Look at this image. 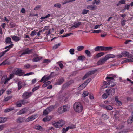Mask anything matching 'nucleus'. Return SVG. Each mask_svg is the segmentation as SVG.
<instances>
[{
  "instance_id": "obj_1",
  "label": "nucleus",
  "mask_w": 133,
  "mask_h": 133,
  "mask_svg": "<svg viewBox=\"0 0 133 133\" xmlns=\"http://www.w3.org/2000/svg\"><path fill=\"white\" fill-rule=\"evenodd\" d=\"M73 108L75 112L79 113L83 111V106L81 103L76 102L73 104Z\"/></svg>"
},
{
  "instance_id": "obj_2",
  "label": "nucleus",
  "mask_w": 133,
  "mask_h": 133,
  "mask_svg": "<svg viewBox=\"0 0 133 133\" xmlns=\"http://www.w3.org/2000/svg\"><path fill=\"white\" fill-rule=\"evenodd\" d=\"M5 43L6 44H9L10 45L5 47L4 48L5 49H8L10 50L11 48L13 47L14 45L13 44V42L11 41V38L9 37H7L6 38L5 40Z\"/></svg>"
},
{
  "instance_id": "obj_3",
  "label": "nucleus",
  "mask_w": 133,
  "mask_h": 133,
  "mask_svg": "<svg viewBox=\"0 0 133 133\" xmlns=\"http://www.w3.org/2000/svg\"><path fill=\"white\" fill-rule=\"evenodd\" d=\"M12 73L14 75L19 76H23L25 73L24 72L22 71V70L19 68H16L14 70L12 71Z\"/></svg>"
},
{
  "instance_id": "obj_4",
  "label": "nucleus",
  "mask_w": 133,
  "mask_h": 133,
  "mask_svg": "<svg viewBox=\"0 0 133 133\" xmlns=\"http://www.w3.org/2000/svg\"><path fill=\"white\" fill-rule=\"evenodd\" d=\"M103 83L104 85L103 86V88H106L108 87H113L116 84L115 83L112 81H110L109 82L104 81Z\"/></svg>"
},
{
  "instance_id": "obj_5",
  "label": "nucleus",
  "mask_w": 133,
  "mask_h": 133,
  "mask_svg": "<svg viewBox=\"0 0 133 133\" xmlns=\"http://www.w3.org/2000/svg\"><path fill=\"white\" fill-rule=\"evenodd\" d=\"M65 124V122L64 121L62 120H61L57 122L54 123L53 125L56 128H60L62 126Z\"/></svg>"
},
{
  "instance_id": "obj_6",
  "label": "nucleus",
  "mask_w": 133,
  "mask_h": 133,
  "mask_svg": "<svg viewBox=\"0 0 133 133\" xmlns=\"http://www.w3.org/2000/svg\"><path fill=\"white\" fill-rule=\"evenodd\" d=\"M33 50L32 49H29L28 48L25 49L21 50L20 52H22V53L21 54L20 56H22L23 55L30 54L31 53Z\"/></svg>"
},
{
  "instance_id": "obj_7",
  "label": "nucleus",
  "mask_w": 133,
  "mask_h": 133,
  "mask_svg": "<svg viewBox=\"0 0 133 133\" xmlns=\"http://www.w3.org/2000/svg\"><path fill=\"white\" fill-rule=\"evenodd\" d=\"M106 91L108 96H111L114 95L115 93V89L113 88H112L110 89H107Z\"/></svg>"
},
{
  "instance_id": "obj_8",
  "label": "nucleus",
  "mask_w": 133,
  "mask_h": 133,
  "mask_svg": "<svg viewBox=\"0 0 133 133\" xmlns=\"http://www.w3.org/2000/svg\"><path fill=\"white\" fill-rule=\"evenodd\" d=\"M116 78V76L115 75L109 74L107 76L105 79L107 81V82H109L110 81H112L111 80H114V79Z\"/></svg>"
},
{
  "instance_id": "obj_9",
  "label": "nucleus",
  "mask_w": 133,
  "mask_h": 133,
  "mask_svg": "<svg viewBox=\"0 0 133 133\" xmlns=\"http://www.w3.org/2000/svg\"><path fill=\"white\" fill-rule=\"evenodd\" d=\"M32 94V92H25L23 93L22 96V97L24 99H28L31 96Z\"/></svg>"
},
{
  "instance_id": "obj_10",
  "label": "nucleus",
  "mask_w": 133,
  "mask_h": 133,
  "mask_svg": "<svg viewBox=\"0 0 133 133\" xmlns=\"http://www.w3.org/2000/svg\"><path fill=\"white\" fill-rule=\"evenodd\" d=\"M9 81L7 76L6 75H4L2 77L1 83L2 84L4 83V84H6L8 83V82Z\"/></svg>"
},
{
  "instance_id": "obj_11",
  "label": "nucleus",
  "mask_w": 133,
  "mask_h": 133,
  "mask_svg": "<svg viewBox=\"0 0 133 133\" xmlns=\"http://www.w3.org/2000/svg\"><path fill=\"white\" fill-rule=\"evenodd\" d=\"M37 114H36L32 115L31 116L28 117L25 120V121L26 122H28L32 121L37 117Z\"/></svg>"
},
{
  "instance_id": "obj_12",
  "label": "nucleus",
  "mask_w": 133,
  "mask_h": 133,
  "mask_svg": "<svg viewBox=\"0 0 133 133\" xmlns=\"http://www.w3.org/2000/svg\"><path fill=\"white\" fill-rule=\"evenodd\" d=\"M107 60L105 57L104 58L101 59L97 62V65H102Z\"/></svg>"
},
{
  "instance_id": "obj_13",
  "label": "nucleus",
  "mask_w": 133,
  "mask_h": 133,
  "mask_svg": "<svg viewBox=\"0 0 133 133\" xmlns=\"http://www.w3.org/2000/svg\"><path fill=\"white\" fill-rule=\"evenodd\" d=\"M51 74H50L48 76L46 77V76H43L41 79L40 80V82H42L44 81V82L47 81L51 78Z\"/></svg>"
},
{
  "instance_id": "obj_14",
  "label": "nucleus",
  "mask_w": 133,
  "mask_h": 133,
  "mask_svg": "<svg viewBox=\"0 0 133 133\" xmlns=\"http://www.w3.org/2000/svg\"><path fill=\"white\" fill-rule=\"evenodd\" d=\"M81 24V22L77 21L75 22L74 24L71 27V28L72 29H74L75 28H78Z\"/></svg>"
},
{
  "instance_id": "obj_15",
  "label": "nucleus",
  "mask_w": 133,
  "mask_h": 133,
  "mask_svg": "<svg viewBox=\"0 0 133 133\" xmlns=\"http://www.w3.org/2000/svg\"><path fill=\"white\" fill-rule=\"evenodd\" d=\"M97 8V6L96 5H89L87 7V8L91 10H95Z\"/></svg>"
},
{
  "instance_id": "obj_16",
  "label": "nucleus",
  "mask_w": 133,
  "mask_h": 133,
  "mask_svg": "<svg viewBox=\"0 0 133 133\" xmlns=\"http://www.w3.org/2000/svg\"><path fill=\"white\" fill-rule=\"evenodd\" d=\"M25 68L26 69H28L29 68H31L32 69H34L36 67L37 65L31 66L29 64H26L24 65Z\"/></svg>"
},
{
  "instance_id": "obj_17",
  "label": "nucleus",
  "mask_w": 133,
  "mask_h": 133,
  "mask_svg": "<svg viewBox=\"0 0 133 133\" xmlns=\"http://www.w3.org/2000/svg\"><path fill=\"white\" fill-rule=\"evenodd\" d=\"M10 37L13 41L15 42H18L20 39L19 37L15 35L11 36Z\"/></svg>"
},
{
  "instance_id": "obj_18",
  "label": "nucleus",
  "mask_w": 133,
  "mask_h": 133,
  "mask_svg": "<svg viewBox=\"0 0 133 133\" xmlns=\"http://www.w3.org/2000/svg\"><path fill=\"white\" fill-rule=\"evenodd\" d=\"M115 101L116 102V104L117 105L120 106L122 104L121 102L118 100V96H116L115 97Z\"/></svg>"
},
{
  "instance_id": "obj_19",
  "label": "nucleus",
  "mask_w": 133,
  "mask_h": 133,
  "mask_svg": "<svg viewBox=\"0 0 133 133\" xmlns=\"http://www.w3.org/2000/svg\"><path fill=\"white\" fill-rule=\"evenodd\" d=\"M27 111V109L26 108H24L22 110H21L19 112H18L17 114L18 115H19L24 113H25Z\"/></svg>"
},
{
  "instance_id": "obj_20",
  "label": "nucleus",
  "mask_w": 133,
  "mask_h": 133,
  "mask_svg": "<svg viewBox=\"0 0 133 133\" xmlns=\"http://www.w3.org/2000/svg\"><path fill=\"white\" fill-rule=\"evenodd\" d=\"M70 108V106L69 105H66L63 106V108L64 112L68 111Z\"/></svg>"
},
{
  "instance_id": "obj_21",
  "label": "nucleus",
  "mask_w": 133,
  "mask_h": 133,
  "mask_svg": "<svg viewBox=\"0 0 133 133\" xmlns=\"http://www.w3.org/2000/svg\"><path fill=\"white\" fill-rule=\"evenodd\" d=\"M64 80V78L63 77H61L58 79L57 84L58 85H61L63 82Z\"/></svg>"
},
{
  "instance_id": "obj_22",
  "label": "nucleus",
  "mask_w": 133,
  "mask_h": 133,
  "mask_svg": "<svg viewBox=\"0 0 133 133\" xmlns=\"http://www.w3.org/2000/svg\"><path fill=\"white\" fill-rule=\"evenodd\" d=\"M25 121V117H19L17 119V122L18 123H21L24 122Z\"/></svg>"
},
{
  "instance_id": "obj_23",
  "label": "nucleus",
  "mask_w": 133,
  "mask_h": 133,
  "mask_svg": "<svg viewBox=\"0 0 133 133\" xmlns=\"http://www.w3.org/2000/svg\"><path fill=\"white\" fill-rule=\"evenodd\" d=\"M105 58L108 60L110 58H114L115 57V55L113 54H108L105 56Z\"/></svg>"
},
{
  "instance_id": "obj_24",
  "label": "nucleus",
  "mask_w": 133,
  "mask_h": 133,
  "mask_svg": "<svg viewBox=\"0 0 133 133\" xmlns=\"http://www.w3.org/2000/svg\"><path fill=\"white\" fill-rule=\"evenodd\" d=\"M42 57H34L32 59L33 62H38L42 59Z\"/></svg>"
},
{
  "instance_id": "obj_25",
  "label": "nucleus",
  "mask_w": 133,
  "mask_h": 133,
  "mask_svg": "<svg viewBox=\"0 0 133 133\" xmlns=\"http://www.w3.org/2000/svg\"><path fill=\"white\" fill-rule=\"evenodd\" d=\"M123 55L125 57H131V55L130 54L129 52L125 51L123 53Z\"/></svg>"
},
{
  "instance_id": "obj_26",
  "label": "nucleus",
  "mask_w": 133,
  "mask_h": 133,
  "mask_svg": "<svg viewBox=\"0 0 133 133\" xmlns=\"http://www.w3.org/2000/svg\"><path fill=\"white\" fill-rule=\"evenodd\" d=\"M128 123L131 124L133 122V116L132 115L127 120Z\"/></svg>"
},
{
  "instance_id": "obj_27",
  "label": "nucleus",
  "mask_w": 133,
  "mask_h": 133,
  "mask_svg": "<svg viewBox=\"0 0 133 133\" xmlns=\"http://www.w3.org/2000/svg\"><path fill=\"white\" fill-rule=\"evenodd\" d=\"M7 49L6 50L0 52V58L2 56H4V55L8 51H9L10 50L9 49Z\"/></svg>"
},
{
  "instance_id": "obj_28",
  "label": "nucleus",
  "mask_w": 133,
  "mask_h": 133,
  "mask_svg": "<svg viewBox=\"0 0 133 133\" xmlns=\"http://www.w3.org/2000/svg\"><path fill=\"white\" fill-rule=\"evenodd\" d=\"M86 86L83 83L78 87V89L79 90H82L85 88Z\"/></svg>"
},
{
  "instance_id": "obj_29",
  "label": "nucleus",
  "mask_w": 133,
  "mask_h": 133,
  "mask_svg": "<svg viewBox=\"0 0 133 133\" xmlns=\"http://www.w3.org/2000/svg\"><path fill=\"white\" fill-rule=\"evenodd\" d=\"M20 102L23 105L29 102V101L28 100L24 99L20 100Z\"/></svg>"
},
{
  "instance_id": "obj_30",
  "label": "nucleus",
  "mask_w": 133,
  "mask_h": 133,
  "mask_svg": "<svg viewBox=\"0 0 133 133\" xmlns=\"http://www.w3.org/2000/svg\"><path fill=\"white\" fill-rule=\"evenodd\" d=\"M7 120L6 118L4 117H0V123H3L5 122Z\"/></svg>"
},
{
  "instance_id": "obj_31",
  "label": "nucleus",
  "mask_w": 133,
  "mask_h": 133,
  "mask_svg": "<svg viewBox=\"0 0 133 133\" xmlns=\"http://www.w3.org/2000/svg\"><path fill=\"white\" fill-rule=\"evenodd\" d=\"M14 110L13 108H8L5 109L4 110V112H5L6 113L10 111Z\"/></svg>"
},
{
  "instance_id": "obj_32",
  "label": "nucleus",
  "mask_w": 133,
  "mask_h": 133,
  "mask_svg": "<svg viewBox=\"0 0 133 133\" xmlns=\"http://www.w3.org/2000/svg\"><path fill=\"white\" fill-rule=\"evenodd\" d=\"M51 61L49 59H44L43 60L42 63H46V64H48L51 62Z\"/></svg>"
},
{
  "instance_id": "obj_33",
  "label": "nucleus",
  "mask_w": 133,
  "mask_h": 133,
  "mask_svg": "<svg viewBox=\"0 0 133 133\" xmlns=\"http://www.w3.org/2000/svg\"><path fill=\"white\" fill-rule=\"evenodd\" d=\"M104 54V53L103 52L98 53L96 55L95 57L98 58L103 55Z\"/></svg>"
},
{
  "instance_id": "obj_34",
  "label": "nucleus",
  "mask_w": 133,
  "mask_h": 133,
  "mask_svg": "<svg viewBox=\"0 0 133 133\" xmlns=\"http://www.w3.org/2000/svg\"><path fill=\"white\" fill-rule=\"evenodd\" d=\"M35 128L36 129H37L41 131L42 130V128L38 124H37L35 126Z\"/></svg>"
},
{
  "instance_id": "obj_35",
  "label": "nucleus",
  "mask_w": 133,
  "mask_h": 133,
  "mask_svg": "<svg viewBox=\"0 0 133 133\" xmlns=\"http://www.w3.org/2000/svg\"><path fill=\"white\" fill-rule=\"evenodd\" d=\"M9 64V62L7 60H6L0 64V66L2 65H4L6 64Z\"/></svg>"
},
{
  "instance_id": "obj_36",
  "label": "nucleus",
  "mask_w": 133,
  "mask_h": 133,
  "mask_svg": "<svg viewBox=\"0 0 133 133\" xmlns=\"http://www.w3.org/2000/svg\"><path fill=\"white\" fill-rule=\"evenodd\" d=\"M84 48V46H79L77 48V50L78 51L82 50Z\"/></svg>"
},
{
  "instance_id": "obj_37",
  "label": "nucleus",
  "mask_w": 133,
  "mask_h": 133,
  "mask_svg": "<svg viewBox=\"0 0 133 133\" xmlns=\"http://www.w3.org/2000/svg\"><path fill=\"white\" fill-rule=\"evenodd\" d=\"M54 106L53 105H51L48 107L46 109L49 111V112H50L54 109Z\"/></svg>"
},
{
  "instance_id": "obj_38",
  "label": "nucleus",
  "mask_w": 133,
  "mask_h": 133,
  "mask_svg": "<svg viewBox=\"0 0 133 133\" xmlns=\"http://www.w3.org/2000/svg\"><path fill=\"white\" fill-rule=\"evenodd\" d=\"M97 71V70H94L89 71L88 72V74H89V75H90L92 74H94L96 71Z\"/></svg>"
},
{
  "instance_id": "obj_39",
  "label": "nucleus",
  "mask_w": 133,
  "mask_h": 133,
  "mask_svg": "<svg viewBox=\"0 0 133 133\" xmlns=\"http://www.w3.org/2000/svg\"><path fill=\"white\" fill-rule=\"evenodd\" d=\"M51 83V82L50 81H48L45 82L42 85L43 87H46L48 85L50 84Z\"/></svg>"
},
{
  "instance_id": "obj_40",
  "label": "nucleus",
  "mask_w": 133,
  "mask_h": 133,
  "mask_svg": "<svg viewBox=\"0 0 133 133\" xmlns=\"http://www.w3.org/2000/svg\"><path fill=\"white\" fill-rule=\"evenodd\" d=\"M14 76V74L12 73V74H10L9 76V77L8 78V80L10 81V79H12Z\"/></svg>"
},
{
  "instance_id": "obj_41",
  "label": "nucleus",
  "mask_w": 133,
  "mask_h": 133,
  "mask_svg": "<svg viewBox=\"0 0 133 133\" xmlns=\"http://www.w3.org/2000/svg\"><path fill=\"white\" fill-rule=\"evenodd\" d=\"M71 84V81H69L66 82L65 84H64L63 85V87H66L68 86L69 85Z\"/></svg>"
},
{
  "instance_id": "obj_42",
  "label": "nucleus",
  "mask_w": 133,
  "mask_h": 133,
  "mask_svg": "<svg viewBox=\"0 0 133 133\" xmlns=\"http://www.w3.org/2000/svg\"><path fill=\"white\" fill-rule=\"evenodd\" d=\"M85 53L88 56L90 57L91 56V53L89 50H85Z\"/></svg>"
},
{
  "instance_id": "obj_43",
  "label": "nucleus",
  "mask_w": 133,
  "mask_h": 133,
  "mask_svg": "<svg viewBox=\"0 0 133 133\" xmlns=\"http://www.w3.org/2000/svg\"><path fill=\"white\" fill-rule=\"evenodd\" d=\"M58 112L60 114H62L64 112L63 110H62V107H59L58 108Z\"/></svg>"
},
{
  "instance_id": "obj_44",
  "label": "nucleus",
  "mask_w": 133,
  "mask_h": 133,
  "mask_svg": "<svg viewBox=\"0 0 133 133\" xmlns=\"http://www.w3.org/2000/svg\"><path fill=\"white\" fill-rule=\"evenodd\" d=\"M50 112L46 109L45 110H44L43 112V115H44L46 116L48 115Z\"/></svg>"
},
{
  "instance_id": "obj_45",
  "label": "nucleus",
  "mask_w": 133,
  "mask_h": 133,
  "mask_svg": "<svg viewBox=\"0 0 133 133\" xmlns=\"http://www.w3.org/2000/svg\"><path fill=\"white\" fill-rule=\"evenodd\" d=\"M89 94V92L87 91H84L83 92L82 96V97H85L88 96Z\"/></svg>"
},
{
  "instance_id": "obj_46",
  "label": "nucleus",
  "mask_w": 133,
  "mask_h": 133,
  "mask_svg": "<svg viewBox=\"0 0 133 133\" xmlns=\"http://www.w3.org/2000/svg\"><path fill=\"white\" fill-rule=\"evenodd\" d=\"M100 0H98L97 1L96 0H94L93 1L92 4L94 5L96 4L97 5H98L100 3Z\"/></svg>"
},
{
  "instance_id": "obj_47",
  "label": "nucleus",
  "mask_w": 133,
  "mask_h": 133,
  "mask_svg": "<svg viewBox=\"0 0 133 133\" xmlns=\"http://www.w3.org/2000/svg\"><path fill=\"white\" fill-rule=\"evenodd\" d=\"M72 34H73L72 33H66V34H65L62 36H61V37L63 38V37H66L69 36L71 35Z\"/></svg>"
},
{
  "instance_id": "obj_48",
  "label": "nucleus",
  "mask_w": 133,
  "mask_h": 133,
  "mask_svg": "<svg viewBox=\"0 0 133 133\" xmlns=\"http://www.w3.org/2000/svg\"><path fill=\"white\" fill-rule=\"evenodd\" d=\"M67 127L68 128V129H72L76 128V126L75 125H71L68 126Z\"/></svg>"
},
{
  "instance_id": "obj_49",
  "label": "nucleus",
  "mask_w": 133,
  "mask_h": 133,
  "mask_svg": "<svg viewBox=\"0 0 133 133\" xmlns=\"http://www.w3.org/2000/svg\"><path fill=\"white\" fill-rule=\"evenodd\" d=\"M102 117L103 119H106L108 118V116L105 114H103L102 115Z\"/></svg>"
},
{
  "instance_id": "obj_50",
  "label": "nucleus",
  "mask_w": 133,
  "mask_h": 133,
  "mask_svg": "<svg viewBox=\"0 0 133 133\" xmlns=\"http://www.w3.org/2000/svg\"><path fill=\"white\" fill-rule=\"evenodd\" d=\"M61 45V43H59L57 44H55L53 47V49H56L59 46H60Z\"/></svg>"
},
{
  "instance_id": "obj_51",
  "label": "nucleus",
  "mask_w": 133,
  "mask_h": 133,
  "mask_svg": "<svg viewBox=\"0 0 133 133\" xmlns=\"http://www.w3.org/2000/svg\"><path fill=\"white\" fill-rule=\"evenodd\" d=\"M68 130V128H64L62 130V133H66Z\"/></svg>"
},
{
  "instance_id": "obj_52",
  "label": "nucleus",
  "mask_w": 133,
  "mask_h": 133,
  "mask_svg": "<svg viewBox=\"0 0 133 133\" xmlns=\"http://www.w3.org/2000/svg\"><path fill=\"white\" fill-rule=\"evenodd\" d=\"M105 108L109 110H112L113 108V107L110 105L107 106Z\"/></svg>"
},
{
  "instance_id": "obj_53",
  "label": "nucleus",
  "mask_w": 133,
  "mask_h": 133,
  "mask_svg": "<svg viewBox=\"0 0 133 133\" xmlns=\"http://www.w3.org/2000/svg\"><path fill=\"white\" fill-rule=\"evenodd\" d=\"M12 98V96H9L5 98L4 99V100L5 101H8L10 99Z\"/></svg>"
},
{
  "instance_id": "obj_54",
  "label": "nucleus",
  "mask_w": 133,
  "mask_h": 133,
  "mask_svg": "<svg viewBox=\"0 0 133 133\" xmlns=\"http://www.w3.org/2000/svg\"><path fill=\"white\" fill-rule=\"evenodd\" d=\"M85 58V57L84 56L81 55L78 57V59L80 60H82L83 59Z\"/></svg>"
},
{
  "instance_id": "obj_55",
  "label": "nucleus",
  "mask_w": 133,
  "mask_h": 133,
  "mask_svg": "<svg viewBox=\"0 0 133 133\" xmlns=\"http://www.w3.org/2000/svg\"><path fill=\"white\" fill-rule=\"evenodd\" d=\"M91 79L90 78L88 79L84 82V84L86 86L87 84L90 82Z\"/></svg>"
},
{
  "instance_id": "obj_56",
  "label": "nucleus",
  "mask_w": 133,
  "mask_h": 133,
  "mask_svg": "<svg viewBox=\"0 0 133 133\" xmlns=\"http://www.w3.org/2000/svg\"><path fill=\"white\" fill-rule=\"evenodd\" d=\"M54 6L55 7L60 8L61 7V5L59 3H57L55 4L54 5Z\"/></svg>"
},
{
  "instance_id": "obj_57",
  "label": "nucleus",
  "mask_w": 133,
  "mask_h": 133,
  "mask_svg": "<svg viewBox=\"0 0 133 133\" xmlns=\"http://www.w3.org/2000/svg\"><path fill=\"white\" fill-rule=\"evenodd\" d=\"M108 96V95L107 93H104L102 95V97L103 98L106 99L107 98Z\"/></svg>"
},
{
  "instance_id": "obj_58",
  "label": "nucleus",
  "mask_w": 133,
  "mask_h": 133,
  "mask_svg": "<svg viewBox=\"0 0 133 133\" xmlns=\"http://www.w3.org/2000/svg\"><path fill=\"white\" fill-rule=\"evenodd\" d=\"M89 11L88 10H86L85 9H84L83 10L82 13L83 15H84V14H87Z\"/></svg>"
},
{
  "instance_id": "obj_59",
  "label": "nucleus",
  "mask_w": 133,
  "mask_h": 133,
  "mask_svg": "<svg viewBox=\"0 0 133 133\" xmlns=\"http://www.w3.org/2000/svg\"><path fill=\"white\" fill-rule=\"evenodd\" d=\"M51 119V118L50 119L49 118H47V117H45L44 118H43V121L44 122H46V121H48L50 120V119Z\"/></svg>"
},
{
  "instance_id": "obj_60",
  "label": "nucleus",
  "mask_w": 133,
  "mask_h": 133,
  "mask_svg": "<svg viewBox=\"0 0 133 133\" xmlns=\"http://www.w3.org/2000/svg\"><path fill=\"white\" fill-rule=\"evenodd\" d=\"M101 32V30H94L92 33H99Z\"/></svg>"
},
{
  "instance_id": "obj_61",
  "label": "nucleus",
  "mask_w": 133,
  "mask_h": 133,
  "mask_svg": "<svg viewBox=\"0 0 133 133\" xmlns=\"http://www.w3.org/2000/svg\"><path fill=\"white\" fill-rule=\"evenodd\" d=\"M74 51L75 50L74 49H71L69 50L70 53L72 55H73L74 54Z\"/></svg>"
},
{
  "instance_id": "obj_62",
  "label": "nucleus",
  "mask_w": 133,
  "mask_h": 133,
  "mask_svg": "<svg viewBox=\"0 0 133 133\" xmlns=\"http://www.w3.org/2000/svg\"><path fill=\"white\" fill-rule=\"evenodd\" d=\"M89 76V74H88V73L87 72L83 77V79L84 80L86 78H87Z\"/></svg>"
},
{
  "instance_id": "obj_63",
  "label": "nucleus",
  "mask_w": 133,
  "mask_h": 133,
  "mask_svg": "<svg viewBox=\"0 0 133 133\" xmlns=\"http://www.w3.org/2000/svg\"><path fill=\"white\" fill-rule=\"evenodd\" d=\"M31 36H33L34 35H36V31L35 30L32 31L30 34Z\"/></svg>"
},
{
  "instance_id": "obj_64",
  "label": "nucleus",
  "mask_w": 133,
  "mask_h": 133,
  "mask_svg": "<svg viewBox=\"0 0 133 133\" xmlns=\"http://www.w3.org/2000/svg\"><path fill=\"white\" fill-rule=\"evenodd\" d=\"M18 89L19 90L22 88V85L21 84L20 82H18Z\"/></svg>"
}]
</instances>
